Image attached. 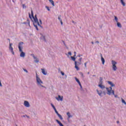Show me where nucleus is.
Listing matches in <instances>:
<instances>
[{"label":"nucleus","instance_id":"obj_1","mask_svg":"<svg viewBox=\"0 0 126 126\" xmlns=\"http://www.w3.org/2000/svg\"><path fill=\"white\" fill-rule=\"evenodd\" d=\"M23 44H24V42H20L19 43L18 45L19 51L21 53L20 54V57H21V58L25 57V53H24L23 50V47H22V46L23 45Z\"/></svg>","mask_w":126,"mask_h":126},{"label":"nucleus","instance_id":"obj_2","mask_svg":"<svg viewBox=\"0 0 126 126\" xmlns=\"http://www.w3.org/2000/svg\"><path fill=\"white\" fill-rule=\"evenodd\" d=\"M71 59L72 61L75 62V68H76L77 70H79V67H78V66L81 64V62H80V61H76L75 60H76V58L72 56L71 57Z\"/></svg>","mask_w":126,"mask_h":126},{"label":"nucleus","instance_id":"obj_3","mask_svg":"<svg viewBox=\"0 0 126 126\" xmlns=\"http://www.w3.org/2000/svg\"><path fill=\"white\" fill-rule=\"evenodd\" d=\"M36 84L37 86L39 87L40 89H42V88L47 89V88L43 85V84H44V83H43V81H42L41 79H36Z\"/></svg>","mask_w":126,"mask_h":126},{"label":"nucleus","instance_id":"obj_4","mask_svg":"<svg viewBox=\"0 0 126 126\" xmlns=\"http://www.w3.org/2000/svg\"><path fill=\"white\" fill-rule=\"evenodd\" d=\"M31 13H32V16L34 21V24H37L39 27H41V28H43V27L41 26L40 23H39V21H38V18L34 17V14L33 13V10H31Z\"/></svg>","mask_w":126,"mask_h":126},{"label":"nucleus","instance_id":"obj_5","mask_svg":"<svg viewBox=\"0 0 126 126\" xmlns=\"http://www.w3.org/2000/svg\"><path fill=\"white\" fill-rule=\"evenodd\" d=\"M112 64L113 70H114V71H116V70L118 69V68L117 67V65H116V64H117V62L114 60H112Z\"/></svg>","mask_w":126,"mask_h":126},{"label":"nucleus","instance_id":"obj_6","mask_svg":"<svg viewBox=\"0 0 126 126\" xmlns=\"http://www.w3.org/2000/svg\"><path fill=\"white\" fill-rule=\"evenodd\" d=\"M112 87H110L109 88H106V89L107 91V95H111L112 93H113V91H114V90H112Z\"/></svg>","mask_w":126,"mask_h":126},{"label":"nucleus","instance_id":"obj_7","mask_svg":"<svg viewBox=\"0 0 126 126\" xmlns=\"http://www.w3.org/2000/svg\"><path fill=\"white\" fill-rule=\"evenodd\" d=\"M98 87H99V88H101V89H102V90H104L105 89V88H106L105 86L103 85V81H102V80H100L98 83Z\"/></svg>","mask_w":126,"mask_h":126},{"label":"nucleus","instance_id":"obj_8","mask_svg":"<svg viewBox=\"0 0 126 126\" xmlns=\"http://www.w3.org/2000/svg\"><path fill=\"white\" fill-rule=\"evenodd\" d=\"M31 56H32V57L33 58L35 63H39V59L37 58V57H36L34 55V54H32L31 55Z\"/></svg>","mask_w":126,"mask_h":126},{"label":"nucleus","instance_id":"obj_9","mask_svg":"<svg viewBox=\"0 0 126 126\" xmlns=\"http://www.w3.org/2000/svg\"><path fill=\"white\" fill-rule=\"evenodd\" d=\"M24 105L25 107H27V108H29V107H30V104L29 103V102L26 100L24 101Z\"/></svg>","mask_w":126,"mask_h":126},{"label":"nucleus","instance_id":"obj_10","mask_svg":"<svg viewBox=\"0 0 126 126\" xmlns=\"http://www.w3.org/2000/svg\"><path fill=\"white\" fill-rule=\"evenodd\" d=\"M56 99L58 101H63V96H61L60 95H58V97H56Z\"/></svg>","mask_w":126,"mask_h":126},{"label":"nucleus","instance_id":"obj_11","mask_svg":"<svg viewBox=\"0 0 126 126\" xmlns=\"http://www.w3.org/2000/svg\"><path fill=\"white\" fill-rule=\"evenodd\" d=\"M41 72L44 74V75H47L48 72L45 70V69L44 68H41Z\"/></svg>","mask_w":126,"mask_h":126},{"label":"nucleus","instance_id":"obj_12","mask_svg":"<svg viewBox=\"0 0 126 126\" xmlns=\"http://www.w3.org/2000/svg\"><path fill=\"white\" fill-rule=\"evenodd\" d=\"M96 92L98 94L99 96H100V97H102V94L103 93V92L101 90L99 91L98 90H96Z\"/></svg>","mask_w":126,"mask_h":126},{"label":"nucleus","instance_id":"obj_13","mask_svg":"<svg viewBox=\"0 0 126 126\" xmlns=\"http://www.w3.org/2000/svg\"><path fill=\"white\" fill-rule=\"evenodd\" d=\"M56 122L60 126H64L63 124H62V122L59 121L58 119L56 120Z\"/></svg>","mask_w":126,"mask_h":126},{"label":"nucleus","instance_id":"obj_14","mask_svg":"<svg viewBox=\"0 0 126 126\" xmlns=\"http://www.w3.org/2000/svg\"><path fill=\"white\" fill-rule=\"evenodd\" d=\"M41 39L43 41H44V42H47V40H46V38H45V35H43V34L41 35Z\"/></svg>","mask_w":126,"mask_h":126},{"label":"nucleus","instance_id":"obj_15","mask_svg":"<svg viewBox=\"0 0 126 126\" xmlns=\"http://www.w3.org/2000/svg\"><path fill=\"white\" fill-rule=\"evenodd\" d=\"M108 84H109L110 85H111V87H114V86H115L114 84H113L112 82L111 81H108Z\"/></svg>","mask_w":126,"mask_h":126},{"label":"nucleus","instance_id":"obj_16","mask_svg":"<svg viewBox=\"0 0 126 126\" xmlns=\"http://www.w3.org/2000/svg\"><path fill=\"white\" fill-rule=\"evenodd\" d=\"M67 116H68V119H70V118H72V115H70V113H69V112L67 113Z\"/></svg>","mask_w":126,"mask_h":126},{"label":"nucleus","instance_id":"obj_17","mask_svg":"<svg viewBox=\"0 0 126 126\" xmlns=\"http://www.w3.org/2000/svg\"><path fill=\"white\" fill-rule=\"evenodd\" d=\"M49 2L51 3V4L53 5V6H55V2H54V0H49Z\"/></svg>","mask_w":126,"mask_h":126},{"label":"nucleus","instance_id":"obj_18","mask_svg":"<svg viewBox=\"0 0 126 126\" xmlns=\"http://www.w3.org/2000/svg\"><path fill=\"white\" fill-rule=\"evenodd\" d=\"M117 23L118 27H119V28H122V25L121 24V23L117 22Z\"/></svg>","mask_w":126,"mask_h":126},{"label":"nucleus","instance_id":"obj_19","mask_svg":"<svg viewBox=\"0 0 126 126\" xmlns=\"http://www.w3.org/2000/svg\"><path fill=\"white\" fill-rule=\"evenodd\" d=\"M120 1L122 4V5H123V6H126V3H125V2H124V0H120Z\"/></svg>","mask_w":126,"mask_h":126},{"label":"nucleus","instance_id":"obj_20","mask_svg":"<svg viewBox=\"0 0 126 126\" xmlns=\"http://www.w3.org/2000/svg\"><path fill=\"white\" fill-rule=\"evenodd\" d=\"M9 51L12 53V55H14V52L13 51V48H9Z\"/></svg>","mask_w":126,"mask_h":126},{"label":"nucleus","instance_id":"obj_21","mask_svg":"<svg viewBox=\"0 0 126 126\" xmlns=\"http://www.w3.org/2000/svg\"><path fill=\"white\" fill-rule=\"evenodd\" d=\"M112 95H114L115 98H118V95L115 94V91H112V93L111 94Z\"/></svg>","mask_w":126,"mask_h":126},{"label":"nucleus","instance_id":"obj_22","mask_svg":"<svg viewBox=\"0 0 126 126\" xmlns=\"http://www.w3.org/2000/svg\"><path fill=\"white\" fill-rule=\"evenodd\" d=\"M33 26H34L37 31H39V29H38V26H37V25L35 24V23H33Z\"/></svg>","mask_w":126,"mask_h":126},{"label":"nucleus","instance_id":"obj_23","mask_svg":"<svg viewBox=\"0 0 126 126\" xmlns=\"http://www.w3.org/2000/svg\"><path fill=\"white\" fill-rule=\"evenodd\" d=\"M58 116L59 117V118H60V120H63V117H62V115H61V114H60L59 113H58L57 114Z\"/></svg>","mask_w":126,"mask_h":126},{"label":"nucleus","instance_id":"obj_24","mask_svg":"<svg viewBox=\"0 0 126 126\" xmlns=\"http://www.w3.org/2000/svg\"><path fill=\"white\" fill-rule=\"evenodd\" d=\"M101 62L102 63V64H105V59H104V58L101 57Z\"/></svg>","mask_w":126,"mask_h":126},{"label":"nucleus","instance_id":"obj_25","mask_svg":"<svg viewBox=\"0 0 126 126\" xmlns=\"http://www.w3.org/2000/svg\"><path fill=\"white\" fill-rule=\"evenodd\" d=\"M21 117L22 118H25L26 117H27L28 119H30V116H28L27 115H25L22 116Z\"/></svg>","mask_w":126,"mask_h":126},{"label":"nucleus","instance_id":"obj_26","mask_svg":"<svg viewBox=\"0 0 126 126\" xmlns=\"http://www.w3.org/2000/svg\"><path fill=\"white\" fill-rule=\"evenodd\" d=\"M76 81L77 82L79 85L81 86V83H80V81H79V79H76Z\"/></svg>","mask_w":126,"mask_h":126},{"label":"nucleus","instance_id":"obj_27","mask_svg":"<svg viewBox=\"0 0 126 126\" xmlns=\"http://www.w3.org/2000/svg\"><path fill=\"white\" fill-rule=\"evenodd\" d=\"M121 100H122V102L124 104H125V105H126V102L125 100V99L121 98Z\"/></svg>","mask_w":126,"mask_h":126},{"label":"nucleus","instance_id":"obj_28","mask_svg":"<svg viewBox=\"0 0 126 126\" xmlns=\"http://www.w3.org/2000/svg\"><path fill=\"white\" fill-rule=\"evenodd\" d=\"M114 19H115V20L116 21L117 23V22H118V17H117V16H114Z\"/></svg>","mask_w":126,"mask_h":126},{"label":"nucleus","instance_id":"obj_29","mask_svg":"<svg viewBox=\"0 0 126 126\" xmlns=\"http://www.w3.org/2000/svg\"><path fill=\"white\" fill-rule=\"evenodd\" d=\"M62 17V15H59V16H58V19H59V20L61 22V21H62V19L61 18Z\"/></svg>","mask_w":126,"mask_h":126},{"label":"nucleus","instance_id":"obj_30","mask_svg":"<svg viewBox=\"0 0 126 126\" xmlns=\"http://www.w3.org/2000/svg\"><path fill=\"white\" fill-rule=\"evenodd\" d=\"M12 46V43H9V49L13 48Z\"/></svg>","mask_w":126,"mask_h":126},{"label":"nucleus","instance_id":"obj_31","mask_svg":"<svg viewBox=\"0 0 126 126\" xmlns=\"http://www.w3.org/2000/svg\"><path fill=\"white\" fill-rule=\"evenodd\" d=\"M54 111H55L56 114H57V115H58V114H59V112H58V111H57V109L54 108Z\"/></svg>","mask_w":126,"mask_h":126},{"label":"nucleus","instance_id":"obj_32","mask_svg":"<svg viewBox=\"0 0 126 126\" xmlns=\"http://www.w3.org/2000/svg\"><path fill=\"white\" fill-rule=\"evenodd\" d=\"M23 70L24 71H25V72H26V73H28V71L27 70V69L23 68Z\"/></svg>","mask_w":126,"mask_h":126},{"label":"nucleus","instance_id":"obj_33","mask_svg":"<svg viewBox=\"0 0 126 126\" xmlns=\"http://www.w3.org/2000/svg\"><path fill=\"white\" fill-rule=\"evenodd\" d=\"M45 7H46V8H47V10H48V11H50V10H51L50 9V8H49V6H46Z\"/></svg>","mask_w":126,"mask_h":126},{"label":"nucleus","instance_id":"obj_34","mask_svg":"<svg viewBox=\"0 0 126 126\" xmlns=\"http://www.w3.org/2000/svg\"><path fill=\"white\" fill-rule=\"evenodd\" d=\"M51 106L52 107V108H53V109H55L56 107H55V105H54V104H53L52 103H51Z\"/></svg>","mask_w":126,"mask_h":126},{"label":"nucleus","instance_id":"obj_35","mask_svg":"<svg viewBox=\"0 0 126 126\" xmlns=\"http://www.w3.org/2000/svg\"><path fill=\"white\" fill-rule=\"evenodd\" d=\"M23 8H26V6L25 5V4H22Z\"/></svg>","mask_w":126,"mask_h":126},{"label":"nucleus","instance_id":"obj_36","mask_svg":"<svg viewBox=\"0 0 126 126\" xmlns=\"http://www.w3.org/2000/svg\"><path fill=\"white\" fill-rule=\"evenodd\" d=\"M82 55L78 54V55L77 57H78V58H80V57H82Z\"/></svg>","mask_w":126,"mask_h":126},{"label":"nucleus","instance_id":"obj_37","mask_svg":"<svg viewBox=\"0 0 126 126\" xmlns=\"http://www.w3.org/2000/svg\"><path fill=\"white\" fill-rule=\"evenodd\" d=\"M79 62L81 63V61H82V58H80L79 60H78Z\"/></svg>","mask_w":126,"mask_h":126},{"label":"nucleus","instance_id":"obj_38","mask_svg":"<svg viewBox=\"0 0 126 126\" xmlns=\"http://www.w3.org/2000/svg\"><path fill=\"white\" fill-rule=\"evenodd\" d=\"M0 87H2V84H1V81L0 80Z\"/></svg>","mask_w":126,"mask_h":126},{"label":"nucleus","instance_id":"obj_39","mask_svg":"<svg viewBox=\"0 0 126 126\" xmlns=\"http://www.w3.org/2000/svg\"><path fill=\"white\" fill-rule=\"evenodd\" d=\"M29 17L31 19H32V18L31 17V14H30V13H29Z\"/></svg>","mask_w":126,"mask_h":126},{"label":"nucleus","instance_id":"obj_40","mask_svg":"<svg viewBox=\"0 0 126 126\" xmlns=\"http://www.w3.org/2000/svg\"><path fill=\"white\" fill-rule=\"evenodd\" d=\"M80 75H81L82 77H83V73L80 72Z\"/></svg>","mask_w":126,"mask_h":126},{"label":"nucleus","instance_id":"obj_41","mask_svg":"<svg viewBox=\"0 0 126 126\" xmlns=\"http://www.w3.org/2000/svg\"><path fill=\"white\" fill-rule=\"evenodd\" d=\"M68 55H69V56H71V52H69L68 53Z\"/></svg>","mask_w":126,"mask_h":126},{"label":"nucleus","instance_id":"obj_42","mask_svg":"<svg viewBox=\"0 0 126 126\" xmlns=\"http://www.w3.org/2000/svg\"><path fill=\"white\" fill-rule=\"evenodd\" d=\"M39 22H40V24L42 25V20L41 19H39Z\"/></svg>","mask_w":126,"mask_h":126},{"label":"nucleus","instance_id":"obj_43","mask_svg":"<svg viewBox=\"0 0 126 126\" xmlns=\"http://www.w3.org/2000/svg\"><path fill=\"white\" fill-rule=\"evenodd\" d=\"M61 74H62V75H64V73L63 71H61Z\"/></svg>","mask_w":126,"mask_h":126},{"label":"nucleus","instance_id":"obj_44","mask_svg":"<svg viewBox=\"0 0 126 126\" xmlns=\"http://www.w3.org/2000/svg\"><path fill=\"white\" fill-rule=\"evenodd\" d=\"M36 79H39V77H38V75H37V73H36Z\"/></svg>","mask_w":126,"mask_h":126},{"label":"nucleus","instance_id":"obj_45","mask_svg":"<svg viewBox=\"0 0 126 126\" xmlns=\"http://www.w3.org/2000/svg\"><path fill=\"white\" fill-rule=\"evenodd\" d=\"M95 43H96V44H99V41H95Z\"/></svg>","mask_w":126,"mask_h":126},{"label":"nucleus","instance_id":"obj_46","mask_svg":"<svg viewBox=\"0 0 126 126\" xmlns=\"http://www.w3.org/2000/svg\"><path fill=\"white\" fill-rule=\"evenodd\" d=\"M86 64H87V62H86L85 63V67H87Z\"/></svg>","mask_w":126,"mask_h":126},{"label":"nucleus","instance_id":"obj_47","mask_svg":"<svg viewBox=\"0 0 126 126\" xmlns=\"http://www.w3.org/2000/svg\"><path fill=\"white\" fill-rule=\"evenodd\" d=\"M60 22H61V25H63V21H60Z\"/></svg>","mask_w":126,"mask_h":126},{"label":"nucleus","instance_id":"obj_48","mask_svg":"<svg viewBox=\"0 0 126 126\" xmlns=\"http://www.w3.org/2000/svg\"><path fill=\"white\" fill-rule=\"evenodd\" d=\"M103 94H104V95H106V92H103Z\"/></svg>","mask_w":126,"mask_h":126},{"label":"nucleus","instance_id":"obj_49","mask_svg":"<svg viewBox=\"0 0 126 126\" xmlns=\"http://www.w3.org/2000/svg\"><path fill=\"white\" fill-rule=\"evenodd\" d=\"M34 17V18H37V15L35 14Z\"/></svg>","mask_w":126,"mask_h":126},{"label":"nucleus","instance_id":"obj_50","mask_svg":"<svg viewBox=\"0 0 126 126\" xmlns=\"http://www.w3.org/2000/svg\"><path fill=\"white\" fill-rule=\"evenodd\" d=\"M28 24H29V26H30V27H31V26H30V22L29 21L28 22Z\"/></svg>","mask_w":126,"mask_h":126},{"label":"nucleus","instance_id":"obj_51","mask_svg":"<svg viewBox=\"0 0 126 126\" xmlns=\"http://www.w3.org/2000/svg\"><path fill=\"white\" fill-rule=\"evenodd\" d=\"M76 57V54H74V56L73 57V58H75Z\"/></svg>","mask_w":126,"mask_h":126},{"label":"nucleus","instance_id":"obj_52","mask_svg":"<svg viewBox=\"0 0 126 126\" xmlns=\"http://www.w3.org/2000/svg\"><path fill=\"white\" fill-rule=\"evenodd\" d=\"M100 57H101V59H102V58H103V56L102 55V54H100Z\"/></svg>","mask_w":126,"mask_h":126},{"label":"nucleus","instance_id":"obj_53","mask_svg":"<svg viewBox=\"0 0 126 126\" xmlns=\"http://www.w3.org/2000/svg\"><path fill=\"white\" fill-rule=\"evenodd\" d=\"M67 121H68V123H70V122H69V118H67Z\"/></svg>","mask_w":126,"mask_h":126},{"label":"nucleus","instance_id":"obj_54","mask_svg":"<svg viewBox=\"0 0 126 126\" xmlns=\"http://www.w3.org/2000/svg\"><path fill=\"white\" fill-rule=\"evenodd\" d=\"M117 124H120V121H117Z\"/></svg>","mask_w":126,"mask_h":126},{"label":"nucleus","instance_id":"obj_55","mask_svg":"<svg viewBox=\"0 0 126 126\" xmlns=\"http://www.w3.org/2000/svg\"><path fill=\"white\" fill-rule=\"evenodd\" d=\"M80 86L81 87V89H82V86L81 85V86Z\"/></svg>","mask_w":126,"mask_h":126},{"label":"nucleus","instance_id":"obj_56","mask_svg":"<svg viewBox=\"0 0 126 126\" xmlns=\"http://www.w3.org/2000/svg\"><path fill=\"white\" fill-rule=\"evenodd\" d=\"M92 44L93 45H94V42L93 41H92Z\"/></svg>","mask_w":126,"mask_h":126},{"label":"nucleus","instance_id":"obj_57","mask_svg":"<svg viewBox=\"0 0 126 126\" xmlns=\"http://www.w3.org/2000/svg\"><path fill=\"white\" fill-rule=\"evenodd\" d=\"M74 55H76V52H74Z\"/></svg>","mask_w":126,"mask_h":126},{"label":"nucleus","instance_id":"obj_58","mask_svg":"<svg viewBox=\"0 0 126 126\" xmlns=\"http://www.w3.org/2000/svg\"><path fill=\"white\" fill-rule=\"evenodd\" d=\"M72 23H74V21H72Z\"/></svg>","mask_w":126,"mask_h":126},{"label":"nucleus","instance_id":"obj_59","mask_svg":"<svg viewBox=\"0 0 126 126\" xmlns=\"http://www.w3.org/2000/svg\"><path fill=\"white\" fill-rule=\"evenodd\" d=\"M23 24H26V22H24Z\"/></svg>","mask_w":126,"mask_h":126},{"label":"nucleus","instance_id":"obj_60","mask_svg":"<svg viewBox=\"0 0 126 126\" xmlns=\"http://www.w3.org/2000/svg\"><path fill=\"white\" fill-rule=\"evenodd\" d=\"M90 73V72H88V74H89Z\"/></svg>","mask_w":126,"mask_h":126},{"label":"nucleus","instance_id":"obj_61","mask_svg":"<svg viewBox=\"0 0 126 126\" xmlns=\"http://www.w3.org/2000/svg\"><path fill=\"white\" fill-rule=\"evenodd\" d=\"M75 79H77V78H76V77H75Z\"/></svg>","mask_w":126,"mask_h":126},{"label":"nucleus","instance_id":"obj_62","mask_svg":"<svg viewBox=\"0 0 126 126\" xmlns=\"http://www.w3.org/2000/svg\"><path fill=\"white\" fill-rule=\"evenodd\" d=\"M12 1H13V2H14V0H13Z\"/></svg>","mask_w":126,"mask_h":126},{"label":"nucleus","instance_id":"obj_63","mask_svg":"<svg viewBox=\"0 0 126 126\" xmlns=\"http://www.w3.org/2000/svg\"><path fill=\"white\" fill-rule=\"evenodd\" d=\"M16 126H17V125H16Z\"/></svg>","mask_w":126,"mask_h":126}]
</instances>
